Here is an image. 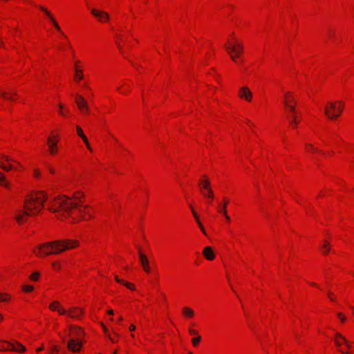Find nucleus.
I'll return each mask as SVG.
<instances>
[{"label":"nucleus","mask_w":354,"mask_h":354,"mask_svg":"<svg viewBox=\"0 0 354 354\" xmlns=\"http://www.w3.org/2000/svg\"><path fill=\"white\" fill-rule=\"evenodd\" d=\"M47 197V194L42 191L27 196L24 202V210L20 211L16 216L18 223H23L26 216L37 215L41 210Z\"/></svg>","instance_id":"1"},{"label":"nucleus","mask_w":354,"mask_h":354,"mask_svg":"<svg viewBox=\"0 0 354 354\" xmlns=\"http://www.w3.org/2000/svg\"><path fill=\"white\" fill-rule=\"evenodd\" d=\"M82 197L83 194L79 192L73 194V199L76 201V202H74L73 198L65 196L55 198L48 207V209L52 212L58 213L61 215H69L72 209L77 208L78 212L82 214L84 211L79 208L83 203L82 200Z\"/></svg>","instance_id":"2"},{"label":"nucleus","mask_w":354,"mask_h":354,"mask_svg":"<svg viewBox=\"0 0 354 354\" xmlns=\"http://www.w3.org/2000/svg\"><path fill=\"white\" fill-rule=\"evenodd\" d=\"M78 241L73 239H60L39 244L37 250L34 252L37 256L42 257L50 254H58L67 250L76 248Z\"/></svg>","instance_id":"3"},{"label":"nucleus","mask_w":354,"mask_h":354,"mask_svg":"<svg viewBox=\"0 0 354 354\" xmlns=\"http://www.w3.org/2000/svg\"><path fill=\"white\" fill-rule=\"evenodd\" d=\"M225 50L227 51L231 59L236 61V57L243 52V46L242 44L236 43L234 44H229L225 46Z\"/></svg>","instance_id":"4"},{"label":"nucleus","mask_w":354,"mask_h":354,"mask_svg":"<svg viewBox=\"0 0 354 354\" xmlns=\"http://www.w3.org/2000/svg\"><path fill=\"white\" fill-rule=\"evenodd\" d=\"M285 107L286 108L288 112L291 115H288L287 118L289 120V122L293 127H297L298 124V120L297 119V112L295 105L290 104L288 101L285 102Z\"/></svg>","instance_id":"5"},{"label":"nucleus","mask_w":354,"mask_h":354,"mask_svg":"<svg viewBox=\"0 0 354 354\" xmlns=\"http://www.w3.org/2000/svg\"><path fill=\"white\" fill-rule=\"evenodd\" d=\"M82 343V341L77 338H71L67 343L68 348L72 352H78L80 351Z\"/></svg>","instance_id":"6"},{"label":"nucleus","mask_w":354,"mask_h":354,"mask_svg":"<svg viewBox=\"0 0 354 354\" xmlns=\"http://www.w3.org/2000/svg\"><path fill=\"white\" fill-rule=\"evenodd\" d=\"M1 158H0V167L4 170L5 171H9L13 169V166L11 164L6 165L4 161L6 162H15L13 159L10 158L9 156H6L4 154L1 155Z\"/></svg>","instance_id":"7"},{"label":"nucleus","mask_w":354,"mask_h":354,"mask_svg":"<svg viewBox=\"0 0 354 354\" xmlns=\"http://www.w3.org/2000/svg\"><path fill=\"white\" fill-rule=\"evenodd\" d=\"M91 12L100 22H105L109 19V16L108 13L104 11H100V10H97L96 9H92L91 10Z\"/></svg>","instance_id":"8"},{"label":"nucleus","mask_w":354,"mask_h":354,"mask_svg":"<svg viewBox=\"0 0 354 354\" xmlns=\"http://www.w3.org/2000/svg\"><path fill=\"white\" fill-rule=\"evenodd\" d=\"M54 138H55V139L51 137H49L47 140L49 152L52 155L55 154L58 150L57 147V137L55 136Z\"/></svg>","instance_id":"9"},{"label":"nucleus","mask_w":354,"mask_h":354,"mask_svg":"<svg viewBox=\"0 0 354 354\" xmlns=\"http://www.w3.org/2000/svg\"><path fill=\"white\" fill-rule=\"evenodd\" d=\"M39 9L41 10H42L46 15L47 17L49 18V19L50 20V21L53 23V24L54 25L55 28L62 33V35L64 37H66V35L61 31V29H60V27L59 26V24L57 23V21L55 20L54 17H53V15L50 14V12L46 9L44 7L41 6H39Z\"/></svg>","instance_id":"10"},{"label":"nucleus","mask_w":354,"mask_h":354,"mask_svg":"<svg viewBox=\"0 0 354 354\" xmlns=\"http://www.w3.org/2000/svg\"><path fill=\"white\" fill-rule=\"evenodd\" d=\"M139 258L140 263L143 268V270L149 273L150 272V267H149V262L147 259V257L142 253V252L139 250Z\"/></svg>","instance_id":"11"},{"label":"nucleus","mask_w":354,"mask_h":354,"mask_svg":"<svg viewBox=\"0 0 354 354\" xmlns=\"http://www.w3.org/2000/svg\"><path fill=\"white\" fill-rule=\"evenodd\" d=\"M75 100V103L80 110H87L88 109V103L84 97H82L80 95H76Z\"/></svg>","instance_id":"12"},{"label":"nucleus","mask_w":354,"mask_h":354,"mask_svg":"<svg viewBox=\"0 0 354 354\" xmlns=\"http://www.w3.org/2000/svg\"><path fill=\"white\" fill-rule=\"evenodd\" d=\"M239 95L241 98L245 99V100H247L248 102L251 101L252 97V92L246 86H243L240 88V92H239Z\"/></svg>","instance_id":"13"},{"label":"nucleus","mask_w":354,"mask_h":354,"mask_svg":"<svg viewBox=\"0 0 354 354\" xmlns=\"http://www.w3.org/2000/svg\"><path fill=\"white\" fill-rule=\"evenodd\" d=\"M342 107H338L336 111V113H332L330 111L329 107L325 106L324 113L325 115L329 120H335L342 113Z\"/></svg>","instance_id":"14"},{"label":"nucleus","mask_w":354,"mask_h":354,"mask_svg":"<svg viewBox=\"0 0 354 354\" xmlns=\"http://www.w3.org/2000/svg\"><path fill=\"white\" fill-rule=\"evenodd\" d=\"M335 344L338 347H340L342 344H345L347 348H351L349 342L339 333L335 335Z\"/></svg>","instance_id":"15"},{"label":"nucleus","mask_w":354,"mask_h":354,"mask_svg":"<svg viewBox=\"0 0 354 354\" xmlns=\"http://www.w3.org/2000/svg\"><path fill=\"white\" fill-rule=\"evenodd\" d=\"M66 314L72 318L79 319L82 314V310L77 308H71L68 310H66Z\"/></svg>","instance_id":"16"},{"label":"nucleus","mask_w":354,"mask_h":354,"mask_svg":"<svg viewBox=\"0 0 354 354\" xmlns=\"http://www.w3.org/2000/svg\"><path fill=\"white\" fill-rule=\"evenodd\" d=\"M199 186L201 187V189L203 190H205V191H208L209 192V195L213 198L214 197V194H213V192L210 187V183H209V180H205L204 181H201L199 182Z\"/></svg>","instance_id":"17"},{"label":"nucleus","mask_w":354,"mask_h":354,"mask_svg":"<svg viewBox=\"0 0 354 354\" xmlns=\"http://www.w3.org/2000/svg\"><path fill=\"white\" fill-rule=\"evenodd\" d=\"M10 348V351L23 353L26 351V348L19 342L6 343Z\"/></svg>","instance_id":"18"},{"label":"nucleus","mask_w":354,"mask_h":354,"mask_svg":"<svg viewBox=\"0 0 354 354\" xmlns=\"http://www.w3.org/2000/svg\"><path fill=\"white\" fill-rule=\"evenodd\" d=\"M203 254L204 257L209 261L213 260L215 257L213 250L209 246H207L203 249Z\"/></svg>","instance_id":"19"},{"label":"nucleus","mask_w":354,"mask_h":354,"mask_svg":"<svg viewBox=\"0 0 354 354\" xmlns=\"http://www.w3.org/2000/svg\"><path fill=\"white\" fill-rule=\"evenodd\" d=\"M76 129H77V135L83 140V141L85 143V145H86V147L88 148V149L90 151H92V149L90 147L88 140L87 138L86 137V136L84 134L83 131L81 129V127H79V126H77L76 127Z\"/></svg>","instance_id":"20"},{"label":"nucleus","mask_w":354,"mask_h":354,"mask_svg":"<svg viewBox=\"0 0 354 354\" xmlns=\"http://www.w3.org/2000/svg\"><path fill=\"white\" fill-rule=\"evenodd\" d=\"M79 62H80L79 61H76L75 62V65H74V71L75 73L74 79L76 81H80L83 79V71L82 69L79 68V67L77 66V64H79Z\"/></svg>","instance_id":"21"},{"label":"nucleus","mask_w":354,"mask_h":354,"mask_svg":"<svg viewBox=\"0 0 354 354\" xmlns=\"http://www.w3.org/2000/svg\"><path fill=\"white\" fill-rule=\"evenodd\" d=\"M59 305V304L58 301H54L50 305L49 308L52 310H57L60 315H66V310L60 308Z\"/></svg>","instance_id":"22"},{"label":"nucleus","mask_w":354,"mask_h":354,"mask_svg":"<svg viewBox=\"0 0 354 354\" xmlns=\"http://www.w3.org/2000/svg\"><path fill=\"white\" fill-rule=\"evenodd\" d=\"M189 207H190V209H191V210H192V214H193V216H194V218H195V220H196V221L197 224L198 225V227H200L201 230L202 231V232H203L204 234H206L205 230V229H204V227H203V225H202L201 222L200 221L199 218H198V214H196V212H195V210H194V209L193 206H192V205H189Z\"/></svg>","instance_id":"23"},{"label":"nucleus","mask_w":354,"mask_h":354,"mask_svg":"<svg viewBox=\"0 0 354 354\" xmlns=\"http://www.w3.org/2000/svg\"><path fill=\"white\" fill-rule=\"evenodd\" d=\"M227 203H228L227 200L225 198L224 201H223V207H221L219 205L218 207V212L223 214L225 218H228V215L227 214V210H226Z\"/></svg>","instance_id":"24"},{"label":"nucleus","mask_w":354,"mask_h":354,"mask_svg":"<svg viewBox=\"0 0 354 354\" xmlns=\"http://www.w3.org/2000/svg\"><path fill=\"white\" fill-rule=\"evenodd\" d=\"M183 313L187 318H191L194 315V310L189 307H184L183 308Z\"/></svg>","instance_id":"25"},{"label":"nucleus","mask_w":354,"mask_h":354,"mask_svg":"<svg viewBox=\"0 0 354 354\" xmlns=\"http://www.w3.org/2000/svg\"><path fill=\"white\" fill-rule=\"evenodd\" d=\"M115 281L117 282L124 285L127 288H129L131 290H134L135 289V286L133 284H131L130 283H128V282H124L123 280L120 279L118 277V276L115 277Z\"/></svg>","instance_id":"26"},{"label":"nucleus","mask_w":354,"mask_h":354,"mask_svg":"<svg viewBox=\"0 0 354 354\" xmlns=\"http://www.w3.org/2000/svg\"><path fill=\"white\" fill-rule=\"evenodd\" d=\"M0 185L6 187H10V183L6 180V176L0 171Z\"/></svg>","instance_id":"27"},{"label":"nucleus","mask_w":354,"mask_h":354,"mask_svg":"<svg viewBox=\"0 0 354 354\" xmlns=\"http://www.w3.org/2000/svg\"><path fill=\"white\" fill-rule=\"evenodd\" d=\"M321 250L324 254H328V252L330 251V243L325 241L322 246Z\"/></svg>","instance_id":"28"},{"label":"nucleus","mask_w":354,"mask_h":354,"mask_svg":"<svg viewBox=\"0 0 354 354\" xmlns=\"http://www.w3.org/2000/svg\"><path fill=\"white\" fill-rule=\"evenodd\" d=\"M326 106L329 107L330 111L332 113H336L337 109L338 108L335 102H329Z\"/></svg>","instance_id":"29"},{"label":"nucleus","mask_w":354,"mask_h":354,"mask_svg":"<svg viewBox=\"0 0 354 354\" xmlns=\"http://www.w3.org/2000/svg\"><path fill=\"white\" fill-rule=\"evenodd\" d=\"M102 328H103V330H104V332L106 335V336L112 342H115V339H113L111 336H110V334L109 333V331H108V329L106 328V326L103 324H101Z\"/></svg>","instance_id":"30"},{"label":"nucleus","mask_w":354,"mask_h":354,"mask_svg":"<svg viewBox=\"0 0 354 354\" xmlns=\"http://www.w3.org/2000/svg\"><path fill=\"white\" fill-rule=\"evenodd\" d=\"M7 342H4L1 344H0V351H10V346L6 344Z\"/></svg>","instance_id":"31"},{"label":"nucleus","mask_w":354,"mask_h":354,"mask_svg":"<svg viewBox=\"0 0 354 354\" xmlns=\"http://www.w3.org/2000/svg\"><path fill=\"white\" fill-rule=\"evenodd\" d=\"M9 299H10V296L8 294H6V293L0 294V302L1 301H3V302L7 301L9 300Z\"/></svg>","instance_id":"32"},{"label":"nucleus","mask_w":354,"mask_h":354,"mask_svg":"<svg viewBox=\"0 0 354 354\" xmlns=\"http://www.w3.org/2000/svg\"><path fill=\"white\" fill-rule=\"evenodd\" d=\"M306 149L307 151H314V152H317V151H319L318 149L314 147L312 145L310 144H306Z\"/></svg>","instance_id":"33"},{"label":"nucleus","mask_w":354,"mask_h":354,"mask_svg":"<svg viewBox=\"0 0 354 354\" xmlns=\"http://www.w3.org/2000/svg\"><path fill=\"white\" fill-rule=\"evenodd\" d=\"M22 289L24 292H31L33 290V286L30 285H25L22 287Z\"/></svg>","instance_id":"34"},{"label":"nucleus","mask_w":354,"mask_h":354,"mask_svg":"<svg viewBox=\"0 0 354 354\" xmlns=\"http://www.w3.org/2000/svg\"><path fill=\"white\" fill-rule=\"evenodd\" d=\"M200 341H201V337L198 336V337H194L192 340V342L194 346H196L199 344Z\"/></svg>","instance_id":"35"},{"label":"nucleus","mask_w":354,"mask_h":354,"mask_svg":"<svg viewBox=\"0 0 354 354\" xmlns=\"http://www.w3.org/2000/svg\"><path fill=\"white\" fill-rule=\"evenodd\" d=\"M39 274L38 272H34L30 276V279L32 281H37L39 279Z\"/></svg>","instance_id":"36"},{"label":"nucleus","mask_w":354,"mask_h":354,"mask_svg":"<svg viewBox=\"0 0 354 354\" xmlns=\"http://www.w3.org/2000/svg\"><path fill=\"white\" fill-rule=\"evenodd\" d=\"M1 95L3 98H5L6 100H12L13 98L12 97H10L7 95V93L6 92H2L1 93Z\"/></svg>","instance_id":"37"},{"label":"nucleus","mask_w":354,"mask_h":354,"mask_svg":"<svg viewBox=\"0 0 354 354\" xmlns=\"http://www.w3.org/2000/svg\"><path fill=\"white\" fill-rule=\"evenodd\" d=\"M337 317H339V318H340V319H341L342 322H344L346 321V318L344 316H343L342 313H338L337 314Z\"/></svg>","instance_id":"38"},{"label":"nucleus","mask_w":354,"mask_h":354,"mask_svg":"<svg viewBox=\"0 0 354 354\" xmlns=\"http://www.w3.org/2000/svg\"><path fill=\"white\" fill-rule=\"evenodd\" d=\"M202 194H203V195L205 197L209 198H212L209 195V192H208V191L203 190V191H202Z\"/></svg>","instance_id":"39"},{"label":"nucleus","mask_w":354,"mask_h":354,"mask_svg":"<svg viewBox=\"0 0 354 354\" xmlns=\"http://www.w3.org/2000/svg\"><path fill=\"white\" fill-rule=\"evenodd\" d=\"M189 333L192 335H196L198 334L196 330H195L194 329H191V328L189 329Z\"/></svg>","instance_id":"40"},{"label":"nucleus","mask_w":354,"mask_h":354,"mask_svg":"<svg viewBox=\"0 0 354 354\" xmlns=\"http://www.w3.org/2000/svg\"><path fill=\"white\" fill-rule=\"evenodd\" d=\"M285 98H286V99H285V100H284V102H285L286 101H288V102L289 103V100H290V98H289V93H286V95H285Z\"/></svg>","instance_id":"41"},{"label":"nucleus","mask_w":354,"mask_h":354,"mask_svg":"<svg viewBox=\"0 0 354 354\" xmlns=\"http://www.w3.org/2000/svg\"><path fill=\"white\" fill-rule=\"evenodd\" d=\"M34 176L35 177H38L39 176V171L37 169H35V171H34Z\"/></svg>","instance_id":"42"},{"label":"nucleus","mask_w":354,"mask_h":354,"mask_svg":"<svg viewBox=\"0 0 354 354\" xmlns=\"http://www.w3.org/2000/svg\"><path fill=\"white\" fill-rule=\"evenodd\" d=\"M336 104H339V106H337V107H342V108L344 107V103L342 101H338Z\"/></svg>","instance_id":"43"},{"label":"nucleus","mask_w":354,"mask_h":354,"mask_svg":"<svg viewBox=\"0 0 354 354\" xmlns=\"http://www.w3.org/2000/svg\"><path fill=\"white\" fill-rule=\"evenodd\" d=\"M135 329H136V326H135L133 324H131V325L129 326V330H130L131 331H133V330H135Z\"/></svg>","instance_id":"44"},{"label":"nucleus","mask_w":354,"mask_h":354,"mask_svg":"<svg viewBox=\"0 0 354 354\" xmlns=\"http://www.w3.org/2000/svg\"><path fill=\"white\" fill-rule=\"evenodd\" d=\"M82 113H88L89 111H90V109H89V107L88 106V109L87 110H80Z\"/></svg>","instance_id":"45"},{"label":"nucleus","mask_w":354,"mask_h":354,"mask_svg":"<svg viewBox=\"0 0 354 354\" xmlns=\"http://www.w3.org/2000/svg\"><path fill=\"white\" fill-rule=\"evenodd\" d=\"M292 103L295 104L296 101L294 99H290L289 100V104H292Z\"/></svg>","instance_id":"46"},{"label":"nucleus","mask_w":354,"mask_h":354,"mask_svg":"<svg viewBox=\"0 0 354 354\" xmlns=\"http://www.w3.org/2000/svg\"><path fill=\"white\" fill-rule=\"evenodd\" d=\"M333 35H334V32L330 30L328 31V35H329V37H332Z\"/></svg>","instance_id":"47"},{"label":"nucleus","mask_w":354,"mask_h":354,"mask_svg":"<svg viewBox=\"0 0 354 354\" xmlns=\"http://www.w3.org/2000/svg\"><path fill=\"white\" fill-rule=\"evenodd\" d=\"M49 169V171L51 173V174H54L55 173V169L52 167H49L48 168Z\"/></svg>","instance_id":"48"},{"label":"nucleus","mask_w":354,"mask_h":354,"mask_svg":"<svg viewBox=\"0 0 354 354\" xmlns=\"http://www.w3.org/2000/svg\"><path fill=\"white\" fill-rule=\"evenodd\" d=\"M53 350L55 352H58V351H59V349H58L57 346H53Z\"/></svg>","instance_id":"49"},{"label":"nucleus","mask_w":354,"mask_h":354,"mask_svg":"<svg viewBox=\"0 0 354 354\" xmlns=\"http://www.w3.org/2000/svg\"><path fill=\"white\" fill-rule=\"evenodd\" d=\"M107 313L110 315H113V310H109Z\"/></svg>","instance_id":"50"},{"label":"nucleus","mask_w":354,"mask_h":354,"mask_svg":"<svg viewBox=\"0 0 354 354\" xmlns=\"http://www.w3.org/2000/svg\"><path fill=\"white\" fill-rule=\"evenodd\" d=\"M77 330V336L78 337L80 334H82V331L80 329H76Z\"/></svg>","instance_id":"51"},{"label":"nucleus","mask_w":354,"mask_h":354,"mask_svg":"<svg viewBox=\"0 0 354 354\" xmlns=\"http://www.w3.org/2000/svg\"><path fill=\"white\" fill-rule=\"evenodd\" d=\"M117 46H118V48H119L120 51L121 53H122L123 51H122V46H121L118 43H117Z\"/></svg>","instance_id":"52"},{"label":"nucleus","mask_w":354,"mask_h":354,"mask_svg":"<svg viewBox=\"0 0 354 354\" xmlns=\"http://www.w3.org/2000/svg\"><path fill=\"white\" fill-rule=\"evenodd\" d=\"M339 351H340V352H342V353H344V354H350V353H348V352H345V351H344L342 349H339Z\"/></svg>","instance_id":"53"},{"label":"nucleus","mask_w":354,"mask_h":354,"mask_svg":"<svg viewBox=\"0 0 354 354\" xmlns=\"http://www.w3.org/2000/svg\"><path fill=\"white\" fill-rule=\"evenodd\" d=\"M113 333L115 335L116 337L120 336V335L118 333H116L114 330H113Z\"/></svg>","instance_id":"54"},{"label":"nucleus","mask_w":354,"mask_h":354,"mask_svg":"<svg viewBox=\"0 0 354 354\" xmlns=\"http://www.w3.org/2000/svg\"><path fill=\"white\" fill-rule=\"evenodd\" d=\"M59 113H60L62 115H65V113H64L63 111H62V109H60V110H59Z\"/></svg>","instance_id":"55"},{"label":"nucleus","mask_w":354,"mask_h":354,"mask_svg":"<svg viewBox=\"0 0 354 354\" xmlns=\"http://www.w3.org/2000/svg\"><path fill=\"white\" fill-rule=\"evenodd\" d=\"M122 320V316H120L119 318H118V321L119 322H121Z\"/></svg>","instance_id":"56"},{"label":"nucleus","mask_w":354,"mask_h":354,"mask_svg":"<svg viewBox=\"0 0 354 354\" xmlns=\"http://www.w3.org/2000/svg\"><path fill=\"white\" fill-rule=\"evenodd\" d=\"M59 109H63L62 104H59Z\"/></svg>","instance_id":"57"},{"label":"nucleus","mask_w":354,"mask_h":354,"mask_svg":"<svg viewBox=\"0 0 354 354\" xmlns=\"http://www.w3.org/2000/svg\"><path fill=\"white\" fill-rule=\"evenodd\" d=\"M53 266L54 268H55V269L57 268V264L56 263H53Z\"/></svg>","instance_id":"58"},{"label":"nucleus","mask_w":354,"mask_h":354,"mask_svg":"<svg viewBox=\"0 0 354 354\" xmlns=\"http://www.w3.org/2000/svg\"><path fill=\"white\" fill-rule=\"evenodd\" d=\"M328 296L330 298L333 297L332 293L330 292H328Z\"/></svg>","instance_id":"59"},{"label":"nucleus","mask_w":354,"mask_h":354,"mask_svg":"<svg viewBox=\"0 0 354 354\" xmlns=\"http://www.w3.org/2000/svg\"><path fill=\"white\" fill-rule=\"evenodd\" d=\"M310 284L314 286H317V285L315 283H310Z\"/></svg>","instance_id":"60"},{"label":"nucleus","mask_w":354,"mask_h":354,"mask_svg":"<svg viewBox=\"0 0 354 354\" xmlns=\"http://www.w3.org/2000/svg\"><path fill=\"white\" fill-rule=\"evenodd\" d=\"M41 350H42V348H38V349H37V351L39 352V351H40Z\"/></svg>","instance_id":"61"},{"label":"nucleus","mask_w":354,"mask_h":354,"mask_svg":"<svg viewBox=\"0 0 354 354\" xmlns=\"http://www.w3.org/2000/svg\"><path fill=\"white\" fill-rule=\"evenodd\" d=\"M3 319V316L2 315L0 314V322Z\"/></svg>","instance_id":"62"},{"label":"nucleus","mask_w":354,"mask_h":354,"mask_svg":"<svg viewBox=\"0 0 354 354\" xmlns=\"http://www.w3.org/2000/svg\"><path fill=\"white\" fill-rule=\"evenodd\" d=\"M87 207H88V206H87V205H86V206H84V209H86Z\"/></svg>","instance_id":"63"},{"label":"nucleus","mask_w":354,"mask_h":354,"mask_svg":"<svg viewBox=\"0 0 354 354\" xmlns=\"http://www.w3.org/2000/svg\"><path fill=\"white\" fill-rule=\"evenodd\" d=\"M113 354H117V352H116V351H114Z\"/></svg>","instance_id":"64"}]
</instances>
